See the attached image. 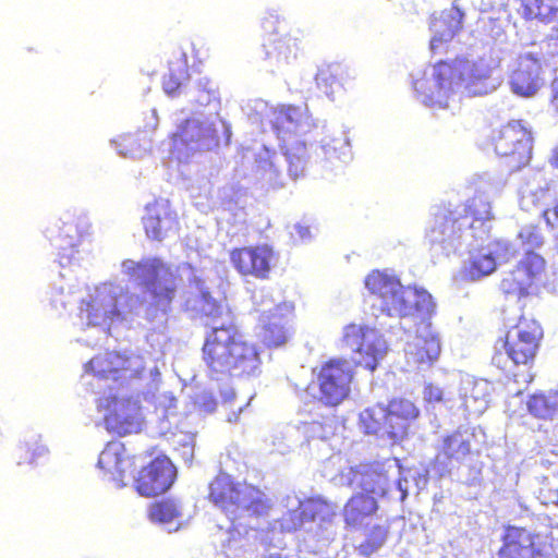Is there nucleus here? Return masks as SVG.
<instances>
[{"mask_svg": "<svg viewBox=\"0 0 558 558\" xmlns=\"http://www.w3.org/2000/svg\"><path fill=\"white\" fill-rule=\"evenodd\" d=\"M547 225L551 228H558V201L553 208H547L542 211Z\"/></svg>", "mask_w": 558, "mask_h": 558, "instance_id": "13d9d810", "label": "nucleus"}, {"mask_svg": "<svg viewBox=\"0 0 558 558\" xmlns=\"http://www.w3.org/2000/svg\"><path fill=\"white\" fill-rule=\"evenodd\" d=\"M398 489L400 490L401 499L403 500L407 497L409 490V480L407 476L400 477L398 480Z\"/></svg>", "mask_w": 558, "mask_h": 558, "instance_id": "052dcab7", "label": "nucleus"}, {"mask_svg": "<svg viewBox=\"0 0 558 558\" xmlns=\"http://www.w3.org/2000/svg\"><path fill=\"white\" fill-rule=\"evenodd\" d=\"M378 509L374 495L354 494L344 505L343 518L348 526L360 529L367 523Z\"/></svg>", "mask_w": 558, "mask_h": 558, "instance_id": "2f4dec72", "label": "nucleus"}, {"mask_svg": "<svg viewBox=\"0 0 558 558\" xmlns=\"http://www.w3.org/2000/svg\"><path fill=\"white\" fill-rule=\"evenodd\" d=\"M122 272L142 287V294L124 291L123 287L105 282L89 289L81 300L80 318L83 324L96 329L94 342L98 344L108 336L114 323H133L136 318L153 320L158 313H166L174 298L177 280L171 267L159 258H144L141 262L125 259L121 264Z\"/></svg>", "mask_w": 558, "mask_h": 558, "instance_id": "f257e3e1", "label": "nucleus"}, {"mask_svg": "<svg viewBox=\"0 0 558 558\" xmlns=\"http://www.w3.org/2000/svg\"><path fill=\"white\" fill-rule=\"evenodd\" d=\"M195 404L205 413H213L216 409L217 402L210 392L202 391L196 396Z\"/></svg>", "mask_w": 558, "mask_h": 558, "instance_id": "6e6d98bb", "label": "nucleus"}, {"mask_svg": "<svg viewBox=\"0 0 558 558\" xmlns=\"http://www.w3.org/2000/svg\"><path fill=\"white\" fill-rule=\"evenodd\" d=\"M174 476L175 469L170 459L158 457L140 472L135 488L142 496H156L171 487Z\"/></svg>", "mask_w": 558, "mask_h": 558, "instance_id": "6ab92c4d", "label": "nucleus"}, {"mask_svg": "<svg viewBox=\"0 0 558 558\" xmlns=\"http://www.w3.org/2000/svg\"><path fill=\"white\" fill-rule=\"evenodd\" d=\"M218 125L221 126L229 142L230 125L220 118L219 113L198 114L186 119L172 136V157L179 162H187L197 153L216 147L219 143Z\"/></svg>", "mask_w": 558, "mask_h": 558, "instance_id": "6e6552de", "label": "nucleus"}, {"mask_svg": "<svg viewBox=\"0 0 558 558\" xmlns=\"http://www.w3.org/2000/svg\"><path fill=\"white\" fill-rule=\"evenodd\" d=\"M523 350L522 344L512 345L510 344V336L507 333L505 340H500L495 345V354L493 356V363L507 372H510L509 364L520 365L527 364L530 360H520L518 353Z\"/></svg>", "mask_w": 558, "mask_h": 558, "instance_id": "79ce46f5", "label": "nucleus"}, {"mask_svg": "<svg viewBox=\"0 0 558 558\" xmlns=\"http://www.w3.org/2000/svg\"><path fill=\"white\" fill-rule=\"evenodd\" d=\"M252 300H253L255 311L257 313H259V317L271 316L272 314H277L278 305H281L284 303V302L276 300L272 296V293L265 289L255 291L252 296Z\"/></svg>", "mask_w": 558, "mask_h": 558, "instance_id": "c03bdc74", "label": "nucleus"}, {"mask_svg": "<svg viewBox=\"0 0 558 558\" xmlns=\"http://www.w3.org/2000/svg\"><path fill=\"white\" fill-rule=\"evenodd\" d=\"M282 502L287 509L281 519V527L284 531L304 529L322 543H328L335 538L337 534L335 509L320 497L301 500L296 495H288Z\"/></svg>", "mask_w": 558, "mask_h": 558, "instance_id": "423d86ee", "label": "nucleus"}, {"mask_svg": "<svg viewBox=\"0 0 558 558\" xmlns=\"http://www.w3.org/2000/svg\"><path fill=\"white\" fill-rule=\"evenodd\" d=\"M506 0H482L477 4L478 10L486 14L478 20L482 31L495 41H502L505 27L508 25V12Z\"/></svg>", "mask_w": 558, "mask_h": 558, "instance_id": "cd10ccee", "label": "nucleus"}, {"mask_svg": "<svg viewBox=\"0 0 558 558\" xmlns=\"http://www.w3.org/2000/svg\"><path fill=\"white\" fill-rule=\"evenodd\" d=\"M535 549L533 537L524 529L509 527L505 535V543L499 551V558H534Z\"/></svg>", "mask_w": 558, "mask_h": 558, "instance_id": "473e14b6", "label": "nucleus"}, {"mask_svg": "<svg viewBox=\"0 0 558 558\" xmlns=\"http://www.w3.org/2000/svg\"><path fill=\"white\" fill-rule=\"evenodd\" d=\"M508 83L518 96H535L546 83L545 69L538 56L531 51L521 53L511 65Z\"/></svg>", "mask_w": 558, "mask_h": 558, "instance_id": "2eb2a0df", "label": "nucleus"}, {"mask_svg": "<svg viewBox=\"0 0 558 558\" xmlns=\"http://www.w3.org/2000/svg\"><path fill=\"white\" fill-rule=\"evenodd\" d=\"M551 105L555 108V110L558 112V76L551 83Z\"/></svg>", "mask_w": 558, "mask_h": 558, "instance_id": "680f3d73", "label": "nucleus"}, {"mask_svg": "<svg viewBox=\"0 0 558 558\" xmlns=\"http://www.w3.org/2000/svg\"><path fill=\"white\" fill-rule=\"evenodd\" d=\"M472 438L468 430H457L442 438L436 456L441 472H449L454 463H461L470 454Z\"/></svg>", "mask_w": 558, "mask_h": 558, "instance_id": "bb28decb", "label": "nucleus"}, {"mask_svg": "<svg viewBox=\"0 0 558 558\" xmlns=\"http://www.w3.org/2000/svg\"><path fill=\"white\" fill-rule=\"evenodd\" d=\"M161 351L143 354L137 351L106 352L85 365L84 379L93 389H108L97 400V410L104 415L108 432L124 436L141 430L143 415L137 398L130 396L124 385L143 379L147 381L146 398H151L166 413L175 408L171 393L156 396L159 388Z\"/></svg>", "mask_w": 558, "mask_h": 558, "instance_id": "f03ea898", "label": "nucleus"}, {"mask_svg": "<svg viewBox=\"0 0 558 558\" xmlns=\"http://www.w3.org/2000/svg\"><path fill=\"white\" fill-rule=\"evenodd\" d=\"M290 234L294 240L306 242L312 239V228L306 221L302 220L292 226Z\"/></svg>", "mask_w": 558, "mask_h": 558, "instance_id": "5fc2aeb1", "label": "nucleus"}, {"mask_svg": "<svg viewBox=\"0 0 558 558\" xmlns=\"http://www.w3.org/2000/svg\"><path fill=\"white\" fill-rule=\"evenodd\" d=\"M387 416L386 408L377 404L360 413L359 424L365 434L377 435L379 438L389 440L390 424Z\"/></svg>", "mask_w": 558, "mask_h": 558, "instance_id": "4c0bfd02", "label": "nucleus"}, {"mask_svg": "<svg viewBox=\"0 0 558 558\" xmlns=\"http://www.w3.org/2000/svg\"><path fill=\"white\" fill-rule=\"evenodd\" d=\"M415 335L407 341L404 353L410 366L424 368L440 354V340L427 319L418 320Z\"/></svg>", "mask_w": 558, "mask_h": 558, "instance_id": "a211bd4d", "label": "nucleus"}, {"mask_svg": "<svg viewBox=\"0 0 558 558\" xmlns=\"http://www.w3.org/2000/svg\"><path fill=\"white\" fill-rule=\"evenodd\" d=\"M173 445L185 463H191L194 457L195 436L189 433H180L174 436Z\"/></svg>", "mask_w": 558, "mask_h": 558, "instance_id": "3c124183", "label": "nucleus"}, {"mask_svg": "<svg viewBox=\"0 0 558 558\" xmlns=\"http://www.w3.org/2000/svg\"><path fill=\"white\" fill-rule=\"evenodd\" d=\"M186 77L187 69L183 62H178L174 66H171L169 74L163 77L162 86L165 93L171 96L174 95L182 87Z\"/></svg>", "mask_w": 558, "mask_h": 558, "instance_id": "49530a36", "label": "nucleus"}, {"mask_svg": "<svg viewBox=\"0 0 558 558\" xmlns=\"http://www.w3.org/2000/svg\"><path fill=\"white\" fill-rule=\"evenodd\" d=\"M210 500L220 508L236 529L235 521L266 513L268 504L263 492L245 483H235L220 473L209 486Z\"/></svg>", "mask_w": 558, "mask_h": 558, "instance_id": "0eeeda50", "label": "nucleus"}, {"mask_svg": "<svg viewBox=\"0 0 558 558\" xmlns=\"http://www.w3.org/2000/svg\"><path fill=\"white\" fill-rule=\"evenodd\" d=\"M522 14L526 19L557 23L555 26H558V0H529L522 5Z\"/></svg>", "mask_w": 558, "mask_h": 558, "instance_id": "a19ab883", "label": "nucleus"}, {"mask_svg": "<svg viewBox=\"0 0 558 558\" xmlns=\"http://www.w3.org/2000/svg\"><path fill=\"white\" fill-rule=\"evenodd\" d=\"M365 287L376 298L374 306L390 317L410 318L417 324L427 319L435 310L433 298L426 290L403 286L397 276L388 271H372L365 278Z\"/></svg>", "mask_w": 558, "mask_h": 558, "instance_id": "39448f33", "label": "nucleus"}, {"mask_svg": "<svg viewBox=\"0 0 558 558\" xmlns=\"http://www.w3.org/2000/svg\"><path fill=\"white\" fill-rule=\"evenodd\" d=\"M551 391L545 395H534L527 401V409L531 414L541 418H555V410L551 405Z\"/></svg>", "mask_w": 558, "mask_h": 558, "instance_id": "a18cd8bd", "label": "nucleus"}, {"mask_svg": "<svg viewBox=\"0 0 558 558\" xmlns=\"http://www.w3.org/2000/svg\"><path fill=\"white\" fill-rule=\"evenodd\" d=\"M464 13L457 7L433 14L429 22V49L442 53L454 36L462 29Z\"/></svg>", "mask_w": 558, "mask_h": 558, "instance_id": "4be33fe9", "label": "nucleus"}, {"mask_svg": "<svg viewBox=\"0 0 558 558\" xmlns=\"http://www.w3.org/2000/svg\"><path fill=\"white\" fill-rule=\"evenodd\" d=\"M62 279L59 283H54L51 292V304L56 310L65 308L68 304L75 301L74 284H66L63 281L65 275L61 274Z\"/></svg>", "mask_w": 558, "mask_h": 558, "instance_id": "de8ad7c7", "label": "nucleus"}, {"mask_svg": "<svg viewBox=\"0 0 558 558\" xmlns=\"http://www.w3.org/2000/svg\"><path fill=\"white\" fill-rule=\"evenodd\" d=\"M466 215L460 213L442 210L436 214L433 226L427 232V238L434 248L437 246L446 255L456 252L469 236H472L471 230L474 229V217L464 208Z\"/></svg>", "mask_w": 558, "mask_h": 558, "instance_id": "9b49d317", "label": "nucleus"}, {"mask_svg": "<svg viewBox=\"0 0 558 558\" xmlns=\"http://www.w3.org/2000/svg\"><path fill=\"white\" fill-rule=\"evenodd\" d=\"M551 395H553L551 405L555 410V417H558V388L556 390L551 391Z\"/></svg>", "mask_w": 558, "mask_h": 558, "instance_id": "69168bd1", "label": "nucleus"}, {"mask_svg": "<svg viewBox=\"0 0 558 558\" xmlns=\"http://www.w3.org/2000/svg\"><path fill=\"white\" fill-rule=\"evenodd\" d=\"M493 389V384L486 379H476L470 375L462 377L459 397L465 411L476 416L483 414L488 408Z\"/></svg>", "mask_w": 558, "mask_h": 558, "instance_id": "a878e982", "label": "nucleus"}, {"mask_svg": "<svg viewBox=\"0 0 558 558\" xmlns=\"http://www.w3.org/2000/svg\"><path fill=\"white\" fill-rule=\"evenodd\" d=\"M230 260L241 275L266 279L275 262V253L268 245L243 247L233 250Z\"/></svg>", "mask_w": 558, "mask_h": 558, "instance_id": "412c9836", "label": "nucleus"}, {"mask_svg": "<svg viewBox=\"0 0 558 558\" xmlns=\"http://www.w3.org/2000/svg\"><path fill=\"white\" fill-rule=\"evenodd\" d=\"M148 515L151 522L160 524L168 532L178 531L182 525V509L174 500H165L150 506Z\"/></svg>", "mask_w": 558, "mask_h": 558, "instance_id": "e433bc0d", "label": "nucleus"}, {"mask_svg": "<svg viewBox=\"0 0 558 558\" xmlns=\"http://www.w3.org/2000/svg\"><path fill=\"white\" fill-rule=\"evenodd\" d=\"M320 149L325 158L331 162H348L352 157L347 131L342 129L327 133L320 141Z\"/></svg>", "mask_w": 558, "mask_h": 558, "instance_id": "c9c22d12", "label": "nucleus"}, {"mask_svg": "<svg viewBox=\"0 0 558 558\" xmlns=\"http://www.w3.org/2000/svg\"><path fill=\"white\" fill-rule=\"evenodd\" d=\"M114 144L119 155L130 158H141L148 149L147 143L144 145L136 144L133 136H124L120 143L114 142Z\"/></svg>", "mask_w": 558, "mask_h": 558, "instance_id": "8fccbe9b", "label": "nucleus"}, {"mask_svg": "<svg viewBox=\"0 0 558 558\" xmlns=\"http://www.w3.org/2000/svg\"><path fill=\"white\" fill-rule=\"evenodd\" d=\"M388 422L390 424L389 440L396 444L403 439L407 434L409 422L416 418L418 410L413 402L407 399H395L386 408Z\"/></svg>", "mask_w": 558, "mask_h": 558, "instance_id": "c756f323", "label": "nucleus"}, {"mask_svg": "<svg viewBox=\"0 0 558 558\" xmlns=\"http://www.w3.org/2000/svg\"><path fill=\"white\" fill-rule=\"evenodd\" d=\"M442 389L432 384L424 388V399L427 402H440L442 400Z\"/></svg>", "mask_w": 558, "mask_h": 558, "instance_id": "4d7b16f0", "label": "nucleus"}, {"mask_svg": "<svg viewBox=\"0 0 558 558\" xmlns=\"http://www.w3.org/2000/svg\"><path fill=\"white\" fill-rule=\"evenodd\" d=\"M342 342L356 354L355 362L372 372L388 352L383 335L366 325H347L343 328Z\"/></svg>", "mask_w": 558, "mask_h": 558, "instance_id": "f8f14e48", "label": "nucleus"}, {"mask_svg": "<svg viewBox=\"0 0 558 558\" xmlns=\"http://www.w3.org/2000/svg\"><path fill=\"white\" fill-rule=\"evenodd\" d=\"M279 156L266 147L255 155L254 173L257 180L268 186L281 185V172L278 166Z\"/></svg>", "mask_w": 558, "mask_h": 558, "instance_id": "f704fd0d", "label": "nucleus"}, {"mask_svg": "<svg viewBox=\"0 0 558 558\" xmlns=\"http://www.w3.org/2000/svg\"><path fill=\"white\" fill-rule=\"evenodd\" d=\"M272 124L278 131L279 137L284 143V157L288 162L289 175L293 179L303 174L306 161L307 149L304 142L290 136L304 135L308 133L314 123L306 107L288 106L281 107L274 112Z\"/></svg>", "mask_w": 558, "mask_h": 558, "instance_id": "1a4fd4ad", "label": "nucleus"}, {"mask_svg": "<svg viewBox=\"0 0 558 558\" xmlns=\"http://www.w3.org/2000/svg\"><path fill=\"white\" fill-rule=\"evenodd\" d=\"M520 241L522 245L526 244L530 247H536L542 244V236L539 235L537 229L534 226H525L523 227L515 241L513 242L515 245L517 242ZM519 248V246H517Z\"/></svg>", "mask_w": 558, "mask_h": 558, "instance_id": "864d4df0", "label": "nucleus"}, {"mask_svg": "<svg viewBox=\"0 0 558 558\" xmlns=\"http://www.w3.org/2000/svg\"><path fill=\"white\" fill-rule=\"evenodd\" d=\"M292 311L291 303H283L278 305L277 314L259 317L258 336L266 345L279 347L288 341L291 335L289 323Z\"/></svg>", "mask_w": 558, "mask_h": 558, "instance_id": "393cba45", "label": "nucleus"}, {"mask_svg": "<svg viewBox=\"0 0 558 558\" xmlns=\"http://www.w3.org/2000/svg\"><path fill=\"white\" fill-rule=\"evenodd\" d=\"M221 397L225 403H230L235 397L234 390L231 387H226L221 390Z\"/></svg>", "mask_w": 558, "mask_h": 558, "instance_id": "e2e57ef3", "label": "nucleus"}, {"mask_svg": "<svg viewBox=\"0 0 558 558\" xmlns=\"http://www.w3.org/2000/svg\"><path fill=\"white\" fill-rule=\"evenodd\" d=\"M25 457L20 458L17 461L19 464L22 463H35L37 459L45 457L48 453V449L45 445L38 441V439L33 438L31 441L25 444Z\"/></svg>", "mask_w": 558, "mask_h": 558, "instance_id": "603ef678", "label": "nucleus"}, {"mask_svg": "<svg viewBox=\"0 0 558 558\" xmlns=\"http://www.w3.org/2000/svg\"><path fill=\"white\" fill-rule=\"evenodd\" d=\"M384 463L360 464L343 470L339 474V483L359 489V493L374 495L376 499L386 495L389 488V471Z\"/></svg>", "mask_w": 558, "mask_h": 558, "instance_id": "4468645a", "label": "nucleus"}, {"mask_svg": "<svg viewBox=\"0 0 558 558\" xmlns=\"http://www.w3.org/2000/svg\"><path fill=\"white\" fill-rule=\"evenodd\" d=\"M82 252H85V248H82V251H80V253H78V254H77V253H74V259L72 260V264H71L70 266H72V265H74V264L78 263V260H80V256H78V255H81V253H82Z\"/></svg>", "mask_w": 558, "mask_h": 558, "instance_id": "774afa93", "label": "nucleus"}, {"mask_svg": "<svg viewBox=\"0 0 558 558\" xmlns=\"http://www.w3.org/2000/svg\"><path fill=\"white\" fill-rule=\"evenodd\" d=\"M342 73L340 64H327L318 69L316 74L317 87L328 97L332 96L340 87L341 83L339 80Z\"/></svg>", "mask_w": 558, "mask_h": 558, "instance_id": "37998d69", "label": "nucleus"}, {"mask_svg": "<svg viewBox=\"0 0 558 558\" xmlns=\"http://www.w3.org/2000/svg\"><path fill=\"white\" fill-rule=\"evenodd\" d=\"M507 333L510 336L512 348L522 344L523 350L518 353L520 360H532L534 357L543 335L541 326L535 320L521 319Z\"/></svg>", "mask_w": 558, "mask_h": 558, "instance_id": "7c9ffc66", "label": "nucleus"}, {"mask_svg": "<svg viewBox=\"0 0 558 558\" xmlns=\"http://www.w3.org/2000/svg\"><path fill=\"white\" fill-rule=\"evenodd\" d=\"M58 225V236L54 245L59 248V263L61 267L71 265L74 253H80L78 246L83 244V238L89 233L90 225L85 218L75 221L68 216V220H61Z\"/></svg>", "mask_w": 558, "mask_h": 558, "instance_id": "b1692460", "label": "nucleus"}, {"mask_svg": "<svg viewBox=\"0 0 558 558\" xmlns=\"http://www.w3.org/2000/svg\"><path fill=\"white\" fill-rule=\"evenodd\" d=\"M492 69L481 58L460 54L440 61L412 74L413 87L420 101L433 109L458 107L460 96L485 95L489 92Z\"/></svg>", "mask_w": 558, "mask_h": 558, "instance_id": "20e7f679", "label": "nucleus"}, {"mask_svg": "<svg viewBox=\"0 0 558 558\" xmlns=\"http://www.w3.org/2000/svg\"><path fill=\"white\" fill-rule=\"evenodd\" d=\"M518 254V247L508 240H496L470 251L463 274L472 281L492 275L498 266L510 262Z\"/></svg>", "mask_w": 558, "mask_h": 558, "instance_id": "ddd939ff", "label": "nucleus"}, {"mask_svg": "<svg viewBox=\"0 0 558 558\" xmlns=\"http://www.w3.org/2000/svg\"><path fill=\"white\" fill-rule=\"evenodd\" d=\"M132 464L124 445L120 441L108 442L98 459L99 469L110 474L112 481L117 482L119 486L124 485V474L131 469Z\"/></svg>", "mask_w": 558, "mask_h": 558, "instance_id": "c85d7f7f", "label": "nucleus"}, {"mask_svg": "<svg viewBox=\"0 0 558 558\" xmlns=\"http://www.w3.org/2000/svg\"><path fill=\"white\" fill-rule=\"evenodd\" d=\"M143 225L148 238L162 241L175 234L178 230V216L172 210L168 199H156L145 206Z\"/></svg>", "mask_w": 558, "mask_h": 558, "instance_id": "aec40b11", "label": "nucleus"}, {"mask_svg": "<svg viewBox=\"0 0 558 558\" xmlns=\"http://www.w3.org/2000/svg\"><path fill=\"white\" fill-rule=\"evenodd\" d=\"M388 531L383 525L374 526L364 543L359 546L362 555L369 556L377 551L386 542Z\"/></svg>", "mask_w": 558, "mask_h": 558, "instance_id": "09e8293b", "label": "nucleus"}, {"mask_svg": "<svg viewBox=\"0 0 558 558\" xmlns=\"http://www.w3.org/2000/svg\"><path fill=\"white\" fill-rule=\"evenodd\" d=\"M305 432L308 433L312 437L316 438H325L327 434L325 433L323 426L318 422H312L305 426Z\"/></svg>", "mask_w": 558, "mask_h": 558, "instance_id": "bf43d9fd", "label": "nucleus"}, {"mask_svg": "<svg viewBox=\"0 0 558 558\" xmlns=\"http://www.w3.org/2000/svg\"><path fill=\"white\" fill-rule=\"evenodd\" d=\"M507 179L499 171L480 174L476 182L477 195L469 201L468 211L476 221H488L493 218L489 197L497 196L505 187Z\"/></svg>", "mask_w": 558, "mask_h": 558, "instance_id": "5701e85b", "label": "nucleus"}, {"mask_svg": "<svg viewBox=\"0 0 558 558\" xmlns=\"http://www.w3.org/2000/svg\"><path fill=\"white\" fill-rule=\"evenodd\" d=\"M215 281L211 271L195 275V293L186 301L189 310L210 319L211 331L203 347L209 375L217 380L228 376H256L260 372L256 347L239 331L226 301L213 296L210 289Z\"/></svg>", "mask_w": 558, "mask_h": 558, "instance_id": "7ed1b4c3", "label": "nucleus"}, {"mask_svg": "<svg viewBox=\"0 0 558 558\" xmlns=\"http://www.w3.org/2000/svg\"><path fill=\"white\" fill-rule=\"evenodd\" d=\"M187 101L195 107H209L218 113L220 95L217 85L208 77H199L185 92Z\"/></svg>", "mask_w": 558, "mask_h": 558, "instance_id": "72a5a7b5", "label": "nucleus"}, {"mask_svg": "<svg viewBox=\"0 0 558 558\" xmlns=\"http://www.w3.org/2000/svg\"><path fill=\"white\" fill-rule=\"evenodd\" d=\"M544 269L545 259L538 254L526 251L517 267L504 276L500 289L505 294L520 299L529 293L533 284L543 282Z\"/></svg>", "mask_w": 558, "mask_h": 558, "instance_id": "dca6fc26", "label": "nucleus"}, {"mask_svg": "<svg viewBox=\"0 0 558 558\" xmlns=\"http://www.w3.org/2000/svg\"><path fill=\"white\" fill-rule=\"evenodd\" d=\"M299 51L298 39L291 35H283L275 39L266 50L267 59L278 69L289 64L296 58Z\"/></svg>", "mask_w": 558, "mask_h": 558, "instance_id": "ea45409f", "label": "nucleus"}, {"mask_svg": "<svg viewBox=\"0 0 558 558\" xmlns=\"http://www.w3.org/2000/svg\"><path fill=\"white\" fill-rule=\"evenodd\" d=\"M497 155L512 157L518 166L529 162L532 154V137L522 121H511L493 137Z\"/></svg>", "mask_w": 558, "mask_h": 558, "instance_id": "f3484780", "label": "nucleus"}, {"mask_svg": "<svg viewBox=\"0 0 558 558\" xmlns=\"http://www.w3.org/2000/svg\"><path fill=\"white\" fill-rule=\"evenodd\" d=\"M352 377L350 362L331 360L320 367L308 390L320 403L337 407L349 396Z\"/></svg>", "mask_w": 558, "mask_h": 558, "instance_id": "9d476101", "label": "nucleus"}, {"mask_svg": "<svg viewBox=\"0 0 558 558\" xmlns=\"http://www.w3.org/2000/svg\"><path fill=\"white\" fill-rule=\"evenodd\" d=\"M158 125V117H157V111L154 109L151 110V117L149 119V121L146 123L145 128H147L148 130H155Z\"/></svg>", "mask_w": 558, "mask_h": 558, "instance_id": "0e129e2a", "label": "nucleus"}, {"mask_svg": "<svg viewBox=\"0 0 558 558\" xmlns=\"http://www.w3.org/2000/svg\"><path fill=\"white\" fill-rule=\"evenodd\" d=\"M543 183L545 184L543 174L537 172L520 187V206L523 210L537 208L549 197V191Z\"/></svg>", "mask_w": 558, "mask_h": 558, "instance_id": "58836bf2", "label": "nucleus"}, {"mask_svg": "<svg viewBox=\"0 0 558 558\" xmlns=\"http://www.w3.org/2000/svg\"><path fill=\"white\" fill-rule=\"evenodd\" d=\"M551 163L555 168L558 169V147L554 150V154L551 157Z\"/></svg>", "mask_w": 558, "mask_h": 558, "instance_id": "338daca9", "label": "nucleus"}]
</instances>
